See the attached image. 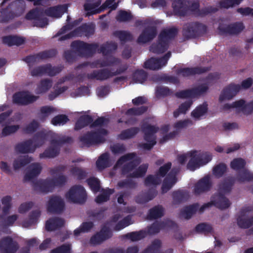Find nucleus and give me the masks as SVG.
Instances as JSON below:
<instances>
[{
    "label": "nucleus",
    "instance_id": "nucleus-48",
    "mask_svg": "<svg viewBox=\"0 0 253 253\" xmlns=\"http://www.w3.org/2000/svg\"><path fill=\"white\" fill-rule=\"evenodd\" d=\"M208 104L204 102L202 104L197 106L191 112V116L195 119H199L201 117L204 116L208 112Z\"/></svg>",
    "mask_w": 253,
    "mask_h": 253
},
{
    "label": "nucleus",
    "instance_id": "nucleus-56",
    "mask_svg": "<svg viewBox=\"0 0 253 253\" xmlns=\"http://www.w3.org/2000/svg\"><path fill=\"white\" fill-rule=\"evenodd\" d=\"M17 218L18 215L17 214L10 215L5 218H3V215H1L0 216V219H1L0 221V226L2 227L12 226Z\"/></svg>",
    "mask_w": 253,
    "mask_h": 253
},
{
    "label": "nucleus",
    "instance_id": "nucleus-28",
    "mask_svg": "<svg viewBox=\"0 0 253 253\" xmlns=\"http://www.w3.org/2000/svg\"><path fill=\"white\" fill-rule=\"evenodd\" d=\"M176 181V173H173L172 170L164 179L161 187L162 193H167L172 187Z\"/></svg>",
    "mask_w": 253,
    "mask_h": 253
},
{
    "label": "nucleus",
    "instance_id": "nucleus-45",
    "mask_svg": "<svg viewBox=\"0 0 253 253\" xmlns=\"http://www.w3.org/2000/svg\"><path fill=\"white\" fill-rule=\"evenodd\" d=\"M140 129L138 127H132L125 129L119 135V138L121 140H126L131 138L135 136L139 131Z\"/></svg>",
    "mask_w": 253,
    "mask_h": 253
},
{
    "label": "nucleus",
    "instance_id": "nucleus-21",
    "mask_svg": "<svg viewBox=\"0 0 253 253\" xmlns=\"http://www.w3.org/2000/svg\"><path fill=\"white\" fill-rule=\"evenodd\" d=\"M88 80H96L103 81L113 77L112 71L108 68H103L93 70L91 73L86 75Z\"/></svg>",
    "mask_w": 253,
    "mask_h": 253
},
{
    "label": "nucleus",
    "instance_id": "nucleus-24",
    "mask_svg": "<svg viewBox=\"0 0 253 253\" xmlns=\"http://www.w3.org/2000/svg\"><path fill=\"white\" fill-rule=\"evenodd\" d=\"M211 69L208 67H195L192 68H180L177 70L176 73L178 75H182L183 77H188L196 74H201L206 73Z\"/></svg>",
    "mask_w": 253,
    "mask_h": 253
},
{
    "label": "nucleus",
    "instance_id": "nucleus-57",
    "mask_svg": "<svg viewBox=\"0 0 253 253\" xmlns=\"http://www.w3.org/2000/svg\"><path fill=\"white\" fill-rule=\"evenodd\" d=\"M148 110V107L141 106L139 107H132L127 109L125 114L126 116H140Z\"/></svg>",
    "mask_w": 253,
    "mask_h": 253
},
{
    "label": "nucleus",
    "instance_id": "nucleus-46",
    "mask_svg": "<svg viewBox=\"0 0 253 253\" xmlns=\"http://www.w3.org/2000/svg\"><path fill=\"white\" fill-rule=\"evenodd\" d=\"M71 174L78 180L85 179L87 176V171L84 169L78 167H73L70 169Z\"/></svg>",
    "mask_w": 253,
    "mask_h": 253
},
{
    "label": "nucleus",
    "instance_id": "nucleus-32",
    "mask_svg": "<svg viewBox=\"0 0 253 253\" xmlns=\"http://www.w3.org/2000/svg\"><path fill=\"white\" fill-rule=\"evenodd\" d=\"M169 44L168 41H164L158 37L157 43H153L150 46V51L154 53L160 54L165 52L168 48Z\"/></svg>",
    "mask_w": 253,
    "mask_h": 253
},
{
    "label": "nucleus",
    "instance_id": "nucleus-51",
    "mask_svg": "<svg viewBox=\"0 0 253 253\" xmlns=\"http://www.w3.org/2000/svg\"><path fill=\"white\" fill-rule=\"evenodd\" d=\"M51 86V80L48 79L42 80L37 87L36 93L38 94L45 93L50 88Z\"/></svg>",
    "mask_w": 253,
    "mask_h": 253
},
{
    "label": "nucleus",
    "instance_id": "nucleus-50",
    "mask_svg": "<svg viewBox=\"0 0 253 253\" xmlns=\"http://www.w3.org/2000/svg\"><path fill=\"white\" fill-rule=\"evenodd\" d=\"M148 78V74L143 69L136 70L132 75V80L136 83L142 84Z\"/></svg>",
    "mask_w": 253,
    "mask_h": 253
},
{
    "label": "nucleus",
    "instance_id": "nucleus-37",
    "mask_svg": "<svg viewBox=\"0 0 253 253\" xmlns=\"http://www.w3.org/2000/svg\"><path fill=\"white\" fill-rule=\"evenodd\" d=\"M155 189H150L147 192L139 194L135 198V201L138 204H145L152 200L156 196Z\"/></svg>",
    "mask_w": 253,
    "mask_h": 253
},
{
    "label": "nucleus",
    "instance_id": "nucleus-27",
    "mask_svg": "<svg viewBox=\"0 0 253 253\" xmlns=\"http://www.w3.org/2000/svg\"><path fill=\"white\" fill-rule=\"evenodd\" d=\"M42 169V167L40 164H32L29 166L27 171L24 175V181H30L37 177L40 174Z\"/></svg>",
    "mask_w": 253,
    "mask_h": 253
},
{
    "label": "nucleus",
    "instance_id": "nucleus-53",
    "mask_svg": "<svg viewBox=\"0 0 253 253\" xmlns=\"http://www.w3.org/2000/svg\"><path fill=\"white\" fill-rule=\"evenodd\" d=\"M148 168V164H143L138 167V168L132 173H130L128 177L132 178H139L143 177L147 170Z\"/></svg>",
    "mask_w": 253,
    "mask_h": 253
},
{
    "label": "nucleus",
    "instance_id": "nucleus-64",
    "mask_svg": "<svg viewBox=\"0 0 253 253\" xmlns=\"http://www.w3.org/2000/svg\"><path fill=\"white\" fill-rule=\"evenodd\" d=\"M209 89V87L207 84H202L196 87L192 88L194 97L196 98L205 94Z\"/></svg>",
    "mask_w": 253,
    "mask_h": 253
},
{
    "label": "nucleus",
    "instance_id": "nucleus-36",
    "mask_svg": "<svg viewBox=\"0 0 253 253\" xmlns=\"http://www.w3.org/2000/svg\"><path fill=\"white\" fill-rule=\"evenodd\" d=\"M33 140L31 139L17 144L15 147V151L18 153L26 154L33 152L32 148Z\"/></svg>",
    "mask_w": 253,
    "mask_h": 253
},
{
    "label": "nucleus",
    "instance_id": "nucleus-16",
    "mask_svg": "<svg viewBox=\"0 0 253 253\" xmlns=\"http://www.w3.org/2000/svg\"><path fill=\"white\" fill-rule=\"evenodd\" d=\"M19 248L18 243L10 236L2 238L0 240L1 253H15Z\"/></svg>",
    "mask_w": 253,
    "mask_h": 253
},
{
    "label": "nucleus",
    "instance_id": "nucleus-2",
    "mask_svg": "<svg viewBox=\"0 0 253 253\" xmlns=\"http://www.w3.org/2000/svg\"><path fill=\"white\" fill-rule=\"evenodd\" d=\"M73 139L71 137L66 136H57L50 140L51 146L40 154L41 158H53L58 155L60 152L59 146L66 144L71 143Z\"/></svg>",
    "mask_w": 253,
    "mask_h": 253
},
{
    "label": "nucleus",
    "instance_id": "nucleus-62",
    "mask_svg": "<svg viewBox=\"0 0 253 253\" xmlns=\"http://www.w3.org/2000/svg\"><path fill=\"white\" fill-rule=\"evenodd\" d=\"M86 181L94 193H97L100 191V183L98 178L95 177H91L87 179Z\"/></svg>",
    "mask_w": 253,
    "mask_h": 253
},
{
    "label": "nucleus",
    "instance_id": "nucleus-33",
    "mask_svg": "<svg viewBox=\"0 0 253 253\" xmlns=\"http://www.w3.org/2000/svg\"><path fill=\"white\" fill-rule=\"evenodd\" d=\"M96 166L100 170L111 167V162L109 153H104L101 154L96 162Z\"/></svg>",
    "mask_w": 253,
    "mask_h": 253
},
{
    "label": "nucleus",
    "instance_id": "nucleus-63",
    "mask_svg": "<svg viewBox=\"0 0 253 253\" xmlns=\"http://www.w3.org/2000/svg\"><path fill=\"white\" fill-rule=\"evenodd\" d=\"M196 156L199 160L201 166H204L212 159V155L208 152H198L196 151Z\"/></svg>",
    "mask_w": 253,
    "mask_h": 253
},
{
    "label": "nucleus",
    "instance_id": "nucleus-25",
    "mask_svg": "<svg viewBox=\"0 0 253 253\" xmlns=\"http://www.w3.org/2000/svg\"><path fill=\"white\" fill-rule=\"evenodd\" d=\"M52 133L50 131L41 130L37 132L32 139L33 144H34L33 151H35L36 148L42 146L49 137H52Z\"/></svg>",
    "mask_w": 253,
    "mask_h": 253
},
{
    "label": "nucleus",
    "instance_id": "nucleus-17",
    "mask_svg": "<svg viewBox=\"0 0 253 253\" xmlns=\"http://www.w3.org/2000/svg\"><path fill=\"white\" fill-rule=\"evenodd\" d=\"M157 35V29L155 25H149L142 31L137 40L138 43H146L152 41Z\"/></svg>",
    "mask_w": 253,
    "mask_h": 253
},
{
    "label": "nucleus",
    "instance_id": "nucleus-7",
    "mask_svg": "<svg viewBox=\"0 0 253 253\" xmlns=\"http://www.w3.org/2000/svg\"><path fill=\"white\" fill-rule=\"evenodd\" d=\"M141 129L144 133V139L147 143L141 144L140 147L143 149L150 150L156 144L155 134L159 130V127L150 124H145L142 126Z\"/></svg>",
    "mask_w": 253,
    "mask_h": 253
},
{
    "label": "nucleus",
    "instance_id": "nucleus-40",
    "mask_svg": "<svg viewBox=\"0 0 253 253\" xmlns=\"http://www.w3.org/2000/svg\"><path fill=\"white\" fill-rule=\"evenodd\" d=\"M164 214V209L162 206H155L149 210L147 218L150 220L156 219L161 218Z\"/></svg>",
    "mask_w": 253,
    "mask_h": 253
},
{
    "label": "nucleus",
    "instance_id": "nucleus-15",
    "mask_svg": "<svg viewBox=\"0 0 253 253\" xmlns=\"http://www.w3.org/2000/svg\"><path fill=\"white\" fill-rule=\"evenodd\" d=\"M39 98V96L31 95L27 92L21 91L13 95V101L18 105H27L35 102Z\"/></svg>",
    "mask_w": 253,
    "mask_h": 253
},
{
    "label": "nucleus",
    "instance_id": "nucleus-29",
    "mask_svg": "<svg viewBox=\"0 0 253 253\" xmlns=\"http://www.w3.org/2000/svg\"><path fill=\"white\" fill-rule=\"evenodd\" d=\"M64 225V220L59 217L49 218L46 221L45 229L48 231H52L63 227Z\"/></svg>",
    "mask_w": 253,
    "mask_h": 253
},
{
    "label": "nucleus",
    "instance_id": "nucleus-49",
    "mask_svg": "<svg viewBox=\"0 0 253 253\" xmlns=\"http://www.w3.org/2000/svg\"><path fill=\"white\" fill-rule=\"evenodd\" d=\"M193 104L192 100H188L181 103L177 109L173 112V117L177 118L180 114H186Z\"/></svg>",
    "mask_w": 253,
    "mask_h": 253
},
{
    "label": "nucleus",
    "instance_id": "nucleus-58",
    "mask_svg": "<svg viewBox=\"0 0 253 253\" xmlns=\"http://www.w3.org/2000/svg\"><path fill=\"white\" fill-rule=\"evenodd\" d=\"M93 227L92 222H84L80 226L74 230V233L75 236H78L81 233H85L89 232Z\"/></svg>",
    "mask_w": 253,
    "mask_h": 253
},
{
    "label": "nucleus",
    "instance_id": "nucleus-1",
    "mask_svg": "<svg viewBox=\"0 0 253 253\" xmlns=\"http://www.w3.org/2000/svg\"><path fill=\"white\" fill-rule=\"evenodd\" d=\"M140 163V159L137 157L136 153H129L121 156L117 160L114 168H118L123 166L121 173L125 175L134 169Z\"/></svg>",
    "mask_w": 253,
    "mask_h": 253
},
{
    "label": "nucleus",
    "instance_id": "nucleus-60",
    "mask_svg": "<svg viewBox=\"0 0 253 253\" xmlns=\"http://www.w3.org/2000/svg\"><path fill=\"white\" fill-rule=\"evenodd\" d=\"M133 16L130 12L120 10L116 17V20L120 22H125L130 21Z\"/></svg>",
    "mask_w": 253,
    "mask_h": 253
},
{
    "label": "nucleus",
    "instance_id": "nucleus-39",
    "mask_svg": "<svg viewBox=\"0 0 253 253\" xmlns=\"http://www.w3.org/2000/svg\"><path fill=\"white\" fill-rule=\"evenodd\" d=\"M2 42L9 46H19L24 43L25 38L17 36H7L2 38Z\"/></svg>",
    "mask_w": 253,
    "mask_h": 253
},
{
    "label": "nucleus",
    "instance_id": "nucleus-47",
    "mask_svg": "<svg viewBox=\"0 0 253 253\" xmlns=\"http://www.w3.org/2000/svg\"><path fill=\"white\" fill-rule=\"evenodd\" d=\"M162 242L159 239L154 240L141 253H159L162 247Z\"/></svg>",
    "mask_w": 253,
    "mask_h": 253
},
{
    "label": "nucleus",
    "instance_id": "nucleus-35",
    "mask_svg": "<svg viewBox=\"0 0 253 253\" xmlns=\"http://www.w3.org/2000/svg\"><path fill=\"white\" fill-rule=\"evenodd\" d=\"M117 44L115 42H107L102 44L98 50V53H102L103 55H109L117 50Z\"/></svg>",
    "mask_w": 253,
    "mask_h": 253
},
{
    "label": "nucleus",
    "instance_id": "nucleus-55",
    "mask_svg": "<svg viewBox=\"0 0 253 253\" xmlns=\"http://www.w3.org/2000/svg\"><path fill=\"white\" fill-rule=\"evenodd\" d=\"M41 215V211L39 210L32 211L29 215V218L23 222L25 227H29L36 223Z\"/></svg>",
    "mask_w": 253,
    "mask_h": 253
},
{
    "label": "nucleus",
    "instance_id": "nucleus-19",
    "mask_svg": "<svg viewBox=\"0 0 253 253\" xmlns=\"http://www.w3.org/2000/svg\"><path fill=\"white\" fill-rule=\"evenodd\" d=\"M212 187V182L210 177L207 175L200 179L195 185L194 191L195 195L209 191Z\"/></svg>",
    "mask_w": 253,
    "mask_h": 253
},
{
    "label": "nucleus",
    "instance_id": "nucleus-22",
    "mask_svg": "<svg viewBox=\"0 0 253 253\" xmlns=\"http://www.w3.org/2000/svg\"><path fill=\"white\" fill-rule=\"evenodd\" d=\"M176 226V223L171 220L162 222L155 221L148 227L147 232L150 235H154L158 233L161 229H165L168 227H174Z\"/></svg>",
    "mask_w": 253,
    "mask_h": 253
},
{
    "label": "nucleus",
    "instance_id": "nucleus-38",
    "mask_svg": "<svg viewBox=\"0 0 253 253\" xmlns=\"http://www.w3.org/2000/svg\"><path fill=\"white\" fill-rule=\"evenodd\" d=\"M235 178V181H237L240 183L252 181L253 180V173L244 169L239 171Z\"/></svg>",
    "mask_w": 253,
    "mask_h": 253
},
{
    "label": "nucleus",
    "instance_id": "nucleus-44",
    "mask_svg": "<svg viewBox=\"0 0 253 253\" xmlns=\"http://www.w3.org/2000/svg\"><path fill=\"white\" fill-rule=\"evenodd\" d=\"M32 160V158L28 155L20 156L14 160L13 162V169L15 170H17L29 164Z\"/></svg>",
    "mask_w": 253,
    "mask_h": 253
},
{
    "label": "nucleus",
    "instance_id": "nucleus-26",
    "mask_svg": "<svg viewBox=\"0 0 253 253\" xmlns=\"http://www.w3.org/2000/svg\"><path fill=\"white\" fill-rule=\"evenodd\" d=\"M66 5H57L49 7L44 10L45 15L54 18H60L67 11Z\"/></svg>",
    "mask_w": 253,
    "mask_h": 253
},
{
    "label": "nucleus",
    "instance_id": "nucleus-43",
    "mask_svg": "<svg viewBox=\"0 0 253 253\" xmlns=\"http://www.w3.org/2000/svg\"><path fill=\"white\" fill-rule=\"evenodd\" d=\"M177 32V29L173 27L164 29L161 32L159 37L160 38L161 41L162 39L164 41H168L169 43V41L174 38L176 36Z\"/></svg>",
    "mask_w": 253,
    "mask_h": 253
},
{
    "label": "nucleus",
    "instance_id": "nucleus-5",
    "mask_svg": "<svg viewBox=\"0 0 253 253\" xmlns=\"http://www.w3.org/2000/svg\"><path fill=\"white\" fill-rule=\"evenodd\" d=\"M235 183L234 177L228 176L224 178L218 184L217 193L214 194L220 196L219 199L229 208L231 203L229 199L225 197V195L230 193Z\"/></svg>",
    "mask_w": 253,
    "mask_h": 253
},
{
    "label": "nucleus",
    "instance_id": "nucleus-30",
    "mask_svg": "<svg viewBox=\"0 0 253 253\" xmlns=\"http://www.w3.org/2000/svg\"><path fill=\"white\" fill-rule=\"evenodd\" d=\"M199 207L198 203L184 207L180 211V215L185 219H189L196 213Z\"/></svg>",
    "mask_w": 253,
    "mask_h": 253
},
{
    "label": "nucleus",
    "instance_id": "nucleus-9",
    "mask_svg": "<svg viewBox=\"0 0 253 253\" xmlns=\"http://www.w3.org/2000/svg\"><path fill=\"white\" fill-rule=\"evenodd\" d=\"M65 197L71 203L82 204L85 202L87 194L83 186L76 185L70 188L66 194Z\"/></svg>",
    "mask_w": 253,
    "mask_h": 253
},
{
    "label": "nucleus",
    "instance_id": "nucleus-6",
    "mask_svg": "<svg viewBox=\"0 0 253 253\" xmlns=\"http://www.w3.org/2000/svg\"><path fill=\"white\" fill-rule=\"evenodd\" d=\"M108 133L107 130L103 128L95 131H88L80 138V141L87 147L105 142L104 136Z\"/></svg>",
    "mask_w": 253,
    "mask_h": 253
},
{
    "label": "nucleus",
    "instance_id": "nucleus-12",
    "mask_svg": "<svg viewBox=\"0 0 253 253\" xmlns=\"http://www.w3.org/2000/svg\"><path fill=\"white\" fill-rule=\"evenodd\" d=\"M44 10L42 8H35L30 10L26 15L25 18L27 20H35L36 25L41 28H43L48 24V20L44 17Z\"/></svg>",
    "mask_w": 253,
    "mask_h": 253
},
{
    "label": "nucleus",
    "instance_id": "nucleus-13",
    "mask_svg": "<svg viewBox=\"0 0 253 253\" xmlns=\"http://www.w3.org/2000/svg\"><path fill=\"white\" fill-rule=\"evenodd\" d=\"M65 208L64 200L58 195L51 196L48 201L47 210L51 213L60 214Z\"/></svg>",
    "mask_w": 253,
    "mask_h": 253
},
{
    "label": "nucleus",
    "instance_id": "nucleus-10",
    "mask_svg": "<svg viewBox=\"0 0 253 253\" xmlns=\"http://www.w3.org/2000/svg\"><path fill=\"white\" fill-rule=\"evenodd\" d=\"M61 71V67L52 66L51 64L48 63L33 68L31 71V75L33 77H40L44 75L53 77L60 73Z\"/></svg>",
    "mask_w": 253,
    "mask_h": 253
},
{
    "label": "nucleus",
    "instance_id": "nucleus-31",
    "mask_svg": "<svg viewBox=\"0 0 253 253\" xmlns=\"http://www.w3.org/2000/svg\"><path fill=\"white\" fill-rule=\"evenodd\" d=\"M172 196L173 204L178 205L186 201L189 199V195L187 190L179 189L173 191Z\"/></svg>",
    "mask_w": 253,
    "mask_h": 253
},
{
    "label": "nucleus",
    "instance_id": "nucleus-41",
    "mask_svg": "<svg viewBox=\"0 0 253 253\" xmlns=\"http://www.w3.org/2000/svg\"><path fill=\"white\" fill-rule=\"evenodd\" d=\"M188 155H189V157H190L191 159L187 163V169L191 171H194L200 166H202L199 162V160H198L196 156V150L191 151L188 152Z\"/></svg>",
    "mask_w": 253,
    "mask_h": 253
},
{
    "label": "nucleus",
    "instance_id": "nucleus-3",
    "mask_svg": "<svg viewBox=\"0 0 253 253\" xmlns=\"http://www.w3.org/2000/svg\"><path fill=\"white\" fill-rule=\"evenodd\" d=\"M71 47L80 56L84 57H92L99 49L97 43H89L84 41H75L71 44Z\"/></svg>",
    "mask_w": 253,
    "mask_h": 253
},
{
    "label": "nucleus",
    "instance_id": "nucleus-54",
    "mask_svg": "<svg viewBox=\"0 0 253 253\" xmlns=\"http://www.w3.org/2000/svg\"><path fill=\"white\" fill-rule=\"evenodd\" d=\"M114 192L113 189H107L106 190H103L102 193L98 195L95 199V201L98 204H101L102 203L107 202L109 200L110 196Z\"/></svg>",
    "mask_w": 253,
    "mask_h": 253
},
{
    "label": "nucleus",
    "instance_id": "nucleus-61",
    "mask_svg": "<svg viewBox=\"0 0 253 253\" xmlns=\"http://www.w3.org/2000/svg\"><path fill=\"white\" fill-rule=\"evenodd\" d=\"M113 35L123 42L130 41L132 39L131 34L129 32L126 31H116L113 33Z\"/></svg>",
    "mask_w": 253,
    "mask_h": 253
},
{
    "label": "nucleus",
    "instance_id": "nucleus-4",
    "mask_svg": "<svg viewBox=\"0 0 253 253\" xmlns=\"http://www.w3.org/2000/svg\"><path fill=\"white\" fill-rule=\"evenodd\" d=\"M188 4L189 2L186 0H173L172 7L175 15L184 16L187 15L189 11H191L196 16L199 9V3L194 2L190 6Z\"/></svg>",
    "mask_w": 253,
    "mask_h": 253
},
{
    "label": "nucleus",
    "instance_id": "nucleus-8",
    "mask_svg": "<svg viewBox=\"0 0 253 253\" xmlns=\"http://www.w3.org/2000/svg\"><path fill=\"white\" fill-rule=\"evenodd\" d=\"M207 27L201 23L191 22L183 28V36L186 39H194L200 37L206 34Z\"/></svg>",
    "mask_w": 253,
    "mask_h": 253
},
{
    "label": "nucleus",
    "instance_id": "nucleus-11",
    "mask_svg": "<svg viewBox=\"0 0 253 253\" xmlns=\"http://www.w3.org/2000/svg\"><path fill=\"white\" fill-rule=\"evenodd\" d=\"M95 27L93 24H83L80 27L76 28L73 31L62 36L59 38L60 41L72 39L76 36L84 35L86 37H89L94 34Z\"/></svg>",
    "mask_w": 253,
    "mask_h": 253
},
{
    "label": "nucleus",
    "instance_id": "nucleus-59",
    "mask_svg": "<svg viewBox=\"0 0 253 253\" xmlns=\"http://www.w3.org/2000/svg\"><path fill=\"white\" fill-rule=\"evenodd\" d=\"M246 162L242 158L234 159L230 163V167L232 169L238 171L245 169Z\"/></svg>",
    "mask_w": 253,
    "mask_h": 253
},
{
    "label": "nucleus",
    "instance_id": "nucleus-42",
    "mask_svg": "<svg viewBox=\"0 0 253 253\" xmlns=\"http://www.w3.org/2000/svg\"><path fill=\"white\" fill-rule=\"evenodd\" d=\"M220 197H221L220 196ZM220 196H216L215 194L213 195L211 197V201L210 202L205 203L204 204L206 209L211 207L212 206H214L218 209L220 210H225L228 208L220 199Z\"/></svg>",
    "mask_w": 253,
    "mask_h": 253
},
{
    "label": "nucleus",
    "instance_id": "nucleus-20",
    "mask_svg": "<svg viewBox=\"0 0 253 253\" xmlns=\"http://www.w3.org/2000/svg\"><path fill=\"white\" fill-rule=\"evenodd\" d=\"M240 89V85L230 84L222 90L219 97V101L221 102L225 100L231 99Z\"/></svg>",
    "mask_w": 253,
    "mask_h": 253
},
{
    "label": "nucleus",
    "instance_id": "nucleus-52",
    "mask_svg": "<svg viewBox=\"0 0 253 253\" xmlns=\"http://www.w3.org/2000/svg\"><path fill=\"white\" fill-rule=\"evenodd\" d=\"M147 235V233L144 230H140L139 231H134L127 233L124 236L126 238L130 240L131 241H137L145 238Z\"/></svg>",
    "mask_w": 253,
    "mask_h": 253
},
{
    "label": "nucleus",
    "instance_id": "nucleus-18",
    "mask_svg": "<svg viewBox=\"0 0 253 253\" xmlns=\"http://www.w3.org/2000/svg\"><path fill=\"white\" fill-rule=\"evenodd\" d=\"M112 233L109 227L104 226L100 231L92 236L90 239V243L93 245H99L103 241L109 239Z\"/></svg>",
    "mask_w": 253,
    "mask_h": 253
},
{
    "label": "nucleus",
    "instance_id": "nucleus-34",
    "mask_svg": "<svg viewBox=\"0 0 253 253\" xmlns=\"http://www.w3.org/2000/svg\"><path fill=\"white\" fill-rule=\"evenodd\" d=\"M93 121L92 116L88 115H82L77 121L74 129L76 130H79L88 125L90 126Z\"/></svg>",
    "mask_w": 253,
    "mask_h": 253
},
{
    "label": "nucleus",
    "instance_id": "nucleus-14",
    "mask_svg": "<svg viewBox=\"0 0 253 253\" xmlns=\"http://www.w3.org/2000/svg\"><path fill=\"white\" fill-rule=\"evenodd\" d=\"M244 29L245 26L242 22H236L226 26L220 25L218 27L219 34L221 35H237Z\"/></svg>",
    "mask_w": 253,
    "mask_h": 253
},
{
    "label": "nucleus",
    "instance_id": "nucleus-23",
    "mask_svg": "<svg viewBox=\"0 0 253 253\" xmlns=\"http://www.w3.org/2000/svg\"><path fill=\"white\" fill-rule=\"evenodd\" d=\"M33 187L35 191L44 193L51 192L53 189L50 178L45 180L41 179L36 182H33Z\"/></svg>",
    "mask_w": 253,
    "mask_h": 253
}]
</instances>
